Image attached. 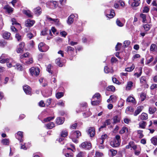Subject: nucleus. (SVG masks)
<instances>
[{"instance_id": "b1692460", "label": "nucleus", "mask_w": 157, "mask_h": 157, "mask_svg": "<svg viewBox=\"0 0 157 157\" xmlns=\"http://www.w3.org/2000/svg\"><path fill=\"white\" fill-rule=\"evenodd\" d=\"M104 71L106 73H111L113 72V70L112 68L109 69L107 66H105L104 67Z\"/></svg>"}, {"instance_id": "bb28decb", "label": "nucleus", "mask_w": 157, "mask_h": 157, "mask_svg": "<svg viewBox=\"0 0 157 157\" xmlns=\"http://www.w3.org/2000/svg\"><path fill=\"white\" fill-rule=\"evenodd\" d=\"M146 124L147 123L145 121H142L139 123V128L143 129L145 128Z\"/></svg>"}, {"instance_id": "9d476101", "label": "nucleus", "mask_w": 157, "mask_h": 157, "mask_svg": "<svg viewBox=\"0 0 157 157\" xmlns=\"http://www.w3.org/2000/svg\"><path fill=\"white\" fill-rule=\"evenodd\" d=\"M75 17H78L77 14H75V15L72 14L70 15L68 17V19L67 21V23L69 25H70L72 24L73 22V19Z\"/></svg>"}, {"instance_id": "052dcab7", "label": "nucleus", "mask_w": 157, "mask_h": 157, "mask_svg": "<svg viewBox=\"0 0 157 157\" xmlns=\"http://www.w3.org/2000/svg\"><path fill=\"white\" fill-rule=\"evenodd\" d=\"M100 95L99 93H96L93 96L92 99L94 98L98 99L100 97Z\"/></svg>"}, {"instance_id": "338daca9", "label": "nucleus", "mask_w": 157, "mask_h": 157, "mask_svg": "<svg viewBox=\"0 0 157 157\" xmlns=\"http://www.w3.org/2000/svg\"><path fill=\"white\" fill-rule=\"evenodd\" d=\"M17 69L19 71H21L22 69V66L19 64L17 63L16 65Z\"/></svg>"}, {"instance_id": "4d7b16f0", "label": "nucleus", "mask_w": 157, "mask_h": 157, "mask_svg": "<svg viewBox=\"0 0 157 157\" xmlns=\"http://www.w3.org/2000/svg\"><path fill=\"white\" fill-rule=\"evenodd\" d=\"M8 58L5 59L4 58L0 57V63H6Z\"/></svg>"}, {"instance_id": "13d9d810", "label": "nucleus", "mask_w": 157, "mask_h": 157, "mask_svg": "<svg viewBox=\"0 0 157 157\" xmlns=\"http://www.w3.org/2000/svg\"><path fill=\"white\" fill-rule=\"evenodd\" d=\"M118 60L115 57H113L111 59V63L112 64L116 63Z\"/></svg>"}, {"instance_id": "a19ab883", "label": "nucleus", "mask_w": 157, "mask_h": 157, "mask_svg": "<svg viewBox=\"0 0 157 157\" xmlns=\"http://www.w3.org/2000/svg\"><path fill=\"white\" fill-rule=\"evenodd\" d=\"M134 68V65L133 64H132L130 67L126 68L125 69V71L127 72H130L132 71Z\"/></svg>"}, {"instance_id": "864d4df0", "label": "nucleus", "mask_w": 157, "mask_h": 157, "mask_svg": "<svg viewBox=\"0 0 157 157\" xmlns=\"http://www.w3.org/2000/svg\"><path fill=\"white\" fill-rule=\"evenodd\" d=\"M86 153L83 152H80L77 155V157H84Z\"/></svg>"}, {"instance_id": "c9c22d12", "label": "nucleus", "mask_w": 157, "mask_h": 157, "mask_svg": "<svg viewBox=\"0 0 157 157\" xmlns=\"http://www.w3.org/2000/svg\"><path fill=\"white\" fill-rule=\"evenodd\" d=\"M50 5L53 6L54 8H56L58 6V2L54 1H52L50 2Z\"/></svg>"}, {"instance_id": "4c0bfd02", "label": "nucleus", "mask_w": 157, "mask_h": 157, "mask_svg": "<svg viewBox=\"0 0 157 157\" xmlns=\"http://www.w3.org/2000/svg\"><path fill=\"white\" fill-rule=\"evenodd\" d=\"M139 70L140 71V72L139 73H136L134 75L135 77H136L137 78H139L141 75L142 73V68L141 67L139 68Z\"/></svg>"}, {"instance_id": "7c9ffc66", "label": "nucleus", "mask_w": 157, "mask_h": 157, "mask_svg": "<svg viewBox=\"0 0 157 157\" xmlns=\"http://www.w3.org/2000/svg\"><path fill=\"white\" fill-rule=\"evenodd\" d=\"M68 135V132L67 130H63L62 131L61 134L60 136L62 137H65Z\"/></svg>"}, {"instance_id": "49530a36", "label": "nucleus", "mask_w": 157, "mask_h": 157, "mask_svg": "<svg viewBox=\"0 0 157 157\" xmlns=\"http://www.w3.org/2000/svg\"><path fill=\"white\" fill-rule=\"evenodd\" d=\"M140 81L141 83L146 84L147 83L146 78L144 76H142L140 78Z\"/></svg>"}, {"instance_id": "2f4dec72", "label": "nucleus", "mask_w": 157, "mask_h": 157, "mask_svg": "<svg viewBox=\"0 0 157 157\" xmlns=\"http://www.w3.org/2000/svg\"><path fill=\"white\" fill-rule=\"evenodd\" d=\"M10 33L6 32L3 34V36L4 38L8 39L10 38Z\"/></svg>"}, {"instance_id": "9b49d317", "label": "nucleus", "mask_w": 157, "mask_h": 157, "mask_svg": "<svg viewBox=\"0 0 157 157\" xmlns=\"http://www.w3.org/2000/svg\"><path fill=\"white\" fill-rule=\"evenodd\" d=\"M35 23V21L28 19L25 21V25L26 27H31Z\"/></svg>"}, {"instance_id": "de8ad7c7", "label": "nucleus", "mask_w": 157, "mask_h": 157, "mask_svg": "<svg viewBox=\"0 0 157 157\" xmlns=\"http://www.w3.org/2000/svg\"><path fill=\"white\" fill-rule=\"evenodd\" d=\"M134 111V109L132 107H128L127 108L126 110H125V112L127 113L128 114V112L129 111L130 112H133Z\"/></svg>"}, {"instance_id": "6ab92c4d", "label": "nucleus", "mask_w": 157, "mask_h": 157, "mask_svg": "<svg viewBox=\"0 0 157 157\" xmlns=\"http://www.w3.org/2000/svg\"><path fill=\"white\" fill-rule=\"evenodd\" d=\"M33 11L36 15L38 16L41 14V10L40 7H37L33 9Z\"/></svg>"}, {"instance_id": "603ef678", "label": "nucleus", "mask_w": 157, "mask_h": 157, "mask_svg": "<svg viewBox=\"0 0 157 157\" xmlns=\"http://www.w3.org/2000/svg\"><path fill=\"white\" fill-rule=\"evenodd\" d=\"M156 45L155 44H152L150 48V50L152 52H154L155 51V48H156Z\"/></svg>"}, {"instance_id": "4be33fe9", "label": "nucleus", "mask_w": 157, "mask_h": 157, "mask_svg": "<svg viewBox=\"0 0 157 157\" xmlns=\"http://www.w3.org/2000/svg\"><path fill=\"white\" fill-rule=\"evenodd\" d=\"M23 13L24 14L26 15L28 17H33L32 13L29 10H24L23 11Z\"/></svg>"}, {"instance_id": "bf43d9fd", "label": "nucleus", "mask_w": 157, "mask_h": 157, "mask_svg": "<svg viewBox=\"0 0 157 157\" xmlns=\"http://www.w3.org/2000/svg\"><path fill=\"white\" fill-rule=\"evenodd\" d=\"M151 11L153 14L157 13V6L153 7L151 10Z\"/></svg>"}, {"instance_id": "1a4fd4ad", "label": "nucleus", "mask_w": 157, "mask_h": 157, "mask_svg": "<svg viewBox=\"0 0 157 157\" xmlns=\"http://www.w3.org/2000/svg\"><path fill=\"white\" fill-rule=\"evenodd\" d=\"M109 12V10H106L105 12V14L106 17L109 18H113L115 15L114 11L113 10H111L110 11V13H108V12Z\"/></svg>"}, {"instance_id": "0e129e2a", "label": "nucleus", "mask_w": 157, "mask_h": 157, "mask_svg": "<svg viewBox=\"0 0 157 157\" xmlns=\"http://www.w3.org/2000/svg\"><path fill=\"white\" fill-rule=\"evenodd\" d=\"M11 21L12 22V24L13 25H20V24L16 21V19L14 18H13L11 19Z\"/></svg>"}, {"instance_id": "f8f14e48", "label": "nucleus", "mask_w": 157, "mask_h": 157, "mask_svg": "<svg viewBox=\"0 0 157 157\" xmlns=\"http://www.w3.org/2000/svg\"><path fill=\"white\" fill-rule=\"evenodd\" d=\"M112 120H113V124H115L120 122L121 118L119 116L115 115L113 117Z\"/></svg>"}, {"instance_id": "39448f33", "label": "nucleus", "mask_w": 157, "mask_h": 157, "mask_svg": "<svg viewBox=\"0 0 157 157\" xmlns=\"http://www.w3.org/2000/svg\"><path fill=\"white\" fill-rule=\"evenodd\" d=\"M6 62L7 67L9 68L12 67H15L16 65V63L12 58H8Z\"/></svg>"}, {"instance_id": "7ed1b4c3", "label": "nucleus", "mask_w": 157, "mask_h": 157, "mask_svg": "<svg viewBox=\"0 0 157 157\" xmlns=\"http://www.w3.org/2000/svg\"><path fill=\"white\" fill-rule=\"evenodd\" d=\"M120 137L119 135H117L116 136L115 139L111 141L110 144L113 147H117L120 145Z\"/></svg>"}, {"instance_id": "aec40b11", "label": "nucleus", "mask_w": 157, "mask_h": 157, "mask_svg": "<svg viewBox=\"0 0 157 157\" xmlns=\"http://www.w3.org/2000/svg\"><path fill=\"white\" fill-rule=\"evenodd\" d=\"M75 49L74 48L71 46H67V49L66 52L68 53V54L70 55H72L73 53L74 52Z\"/></svg>"}, {"instance_id": "20e7f679", "label": "nucleus", "mask_w": 157, "mask_h": 157, "mask_svg": "<svg viewBox=\"0 0 157 157\" xmlns=\"http://www.w3.org/2000/svg\"><path fill=\"white\" fill-rule=\"evenodd\" d=\"M39 50L41 52H45L48 50L49 47L42 42L40 43L38 46Z\"/></svg>"}, {"instance_id": "f704fd0d", "label": "nucleus", "mask_w": 157, "mask_h": 157, "mask_svg": "<svg viewBox=\"0 0 157 157\" xmlns=\"http://www.w3.org/2000/svg\"><path fill=\"white\" fill-rule=\"evenodd\" d=\"M56 123L58 124H62L64 122L63 120L60 117H58L56 120Z\"/></svg>"}, {"instance_id": "e433bc0d", "label": "nucleus", "mask_w": 157, "mask_h": 157, "mask_svg": "<svg viewBox=\"0 0 157 157\" xmlns=\"http://www.w3.org/2000/svg\"><path fill=\"white\" fill-rule=\"evenodd\" d=\"M156 108L155 107H150L149 109V113L150 114H152L156 111Z\"/></svg>"}, {"instance_id": "f3484780", "label": "nucleus", "mask_w": 157, "mask_h": 157, "mask_svg": "<svg viewBox=\"0 0 157 157\" xmlns=\"http://www.w3.org/2000/svg\"><path fill=\"white\" fill-rule=\"evenodd\" d=\"M144 107L142 106H140L138 107L136 109L134 113V115L135 116L139 114L142 110Z\"/></svg>"}, {"instance_id": "680f3d73", "label": "nucleus", "mask_w": 157, "mask_h": 157, "mask_svg": "<svg viewBox=\"0 0 157 157\" xmlns=\"http://www.w3.org/2000/svg\"><path fill=\"white\" fill-rule=\"evenodd\" d=\"M131 42L129 40H125L124 43V46L125 47H127L130 44Z\"/></svg>"}, {"instance_id": "5fc2aeb1", "label": "nucleus", "mask_w": 157, "mask_h": 157, "mask_svg": "<svg viewBox=\"0 0 157 157\" xmlns=\"http://www.w3.org/2000/svg\"><path fill=\"white\" fill-rule=\"evenodd\" d=\"M141 150V148L140 147L137 148L136 150H134L135 154L136 155H139L140 153Z\"/></svg>"}, {"instance_id": "79ce46f5", "label": "nucleus", "mask_w": 157, "mask_h": 157, "mask_svg": "<svg viewBox=\"0 0 157 157\" xmlns=\"http://www.w3.org/2000/svg\"><path fill=\"white\" fill-rule=\"evenodd\" d=\"M143 131L141 130H138L137 131V134L139 138H141L144 137V135L143 134Z\"/></svg>"}, {"instance_id": "e2e57ef3", "label": "nucleus", "mask_w": 157, "mask_h": 157, "mask_svg": "<svg viewBox=\"0 0 157 157\" xmlns=\"http://www.w3.org/2000/svg\"><path fill=\"white\" fill-rule=\"evenodd\" d=\"M149 10L150 9L148 6H146L144 7L143 10V12L144 13H147L149 11Z\"/></svg>"}, {"instance_id": "f03ea898", "label": "nucleus", "mask_w": 157, "mask_h": 157, "mask_svg": "<svg viewBox=\"0 0 157 157\" xmlns=\"http://www.w3.org/2000/svg\"><path fill=\"white\" fill-rule=\"evenodd\" d=\"M81 136L80 132L78 131H73L70 133V138L72 141L75 143H77L78 141L77 139Z\"/></svg>"}, {"instance_id": "37998d69", "label": "nucleus", "mask_w": 157, "mask_h": 157, "mask_svg": "<svg viewBox=\"0 0 157 157\" xmlns=\"http://www.w3.org/2000/svg\"><path fill=\"white\" fill-rule=\"evenodd\" d=\"M56 63L60 67H62L63 64L61 62L60 58H59L56 60Z\"/></svg>"}, {"instance_id": "5701e85b", "label": "nucleus", "mask_w": 157, "mask_h": 157, "mask_svg": "<svg viewBox=\"0 0 157 157\" xmlns=\"http://www.w3.org/2000/svg\"><path fill=\"white\" fill-rule=\"evenodd\" d=\"M45 127L48 129H52L55 126V124L53 122H50L45 124Z\"/></svg>"}, {"instance_id": "09e8293b", "label": "nucleus", "mask_w": 157, "mask_h": 157, "mask_svg": "<svg viewBox=\"0 0 157 157\" xmlns=\"http://www.w3.org/2000/svg\"><path fill=\"white\" fill-rule=\"evenodd\" d=\"M107 90L108 91H114L115 90V88L113 86H109L107 88Z\"/></svg>"}, {"instance_id": "6e6552de", "label": "nucleus", "mask_w": 157, "mask_h": 157, "mask_svg": "<svg viewBox=\"0 0 157 157\" xmlns=\"http://www.w3.org/2000/svg\"><path fill=\"white\" fill-rule=\"evenodd\" d=\"M80 146L83 148L87 150L90 149L91 147V143L87 142H83L80 145Z\"/></svg>"}, {"instance_id": "c85d7f7f", "label": "nucleus", "mask_w": 157, "mask_h": 157, "mask_svg": "<svg viewBox=\"0 0 157 157\" xmlns=\"http://www.w3.org/2000/svg\"><path fill=\"white\" fill-rule=\"evenodd\" d=\"M151 143L154 145H157V136L152 137L151 139Z\"/></svg>"}, {"instance_id": "3c124183", "label": "nucleus", "mask_w": 157, "mask_h": 157, "mask_svg": "<svg viewBox=\"0 0 157 157\" xmlns=\"http://www.w3.org/2000/svg\"><path fill=\"white\" fill-rule=\"evenodd\" d=\"M122 45L121 43H118L117 45H116L115 47L116 50L117 51H119L121 48V45Z\"/></svg>"}, {"instance_id": "c03bdc74", "label": "nucleus", "mask_w": 157, "mask_h": 157, "mask_svg": "<svg viewBox=\"0 0 157 157\" xmlns=\"http://www.w3.org/2000/svg\"><path fill=\"white\" fill-rule=\"evenodd\" d=\"M64 95V94L63 92H58L56 94V97L58 99H59L63 97Z\"/></svg>"}, {"instance_id": "0eeeda50", "label": "nucleus", "mask_w": 157, "mask_h": 157, "mask_svg": "<svg viewBox=\"0 0 157 157\" xmlns=\"http://www.w3.org/2000/svg\"><path fill=\"white\" fill-rule=\"evenodd\" d=\"M30 71L32 75L37 76L39 73L40 70L38 68L32 67L30 69Z\"/></svg>"}, {"instance_id": "72a5a7b5", "label": "nucleus", "mask_w": 157, "mask_h": 157, "mask_svg": "<svg viewBox=\"0 0 157 157\" xmlns=\"http://www.w3.org/2000/svg\"><path fill=\"white\" fill-rule=\"evenodd\" d=\"M10 141L8 139H4L1 141L2 143L4 145H8L9 144Z\"/></svg>"}, {"instance_id": "ea45409f", "label": "nucleus", "mask_w": 157, "mask_h": 157, "mask_svg": "<svg viewBox=\"0 0 157 157\" xmlns=\"http://www.w3.org/2000/svg\"><path fill=\"white\" fill-rule=\"evenodd\" d=\"M146 95L145 93H141L140 95V99L141 101H143L146 99Z\"/></svg>"}, {"instance_id": "412c9836", "label": "nucleus", "mask_w": 157, "mask_h": 157, "mask_svg": "<svg viewBox=\"0 0 157 157\" xmlns=\"http://www.w3.org/2000/svg\"><path fill=\"white\" fill-rule=\"evenodd\" d=\"M4 9L9 13H11L13 11V9L10 7L9 5H6L5 6L3 7Z\"/></svg>"}, {"instance_id": "58836bf2", "label": "nucleus", "mask_w": 157, "mask_h": 157, "mask_svg": "<svg viewBox=\"0 0 157 157\" xmlns=\"http://www.w3.org/2000/svg\"><path fill=\"white\" fill-rule=\"evenodd\" d=\"M126 132H128V129L126 127H123L122 128L121 130L120 131V133L121 134H124Z\"/></svg>"}, {"instance_id": "ddd939ff", "label": "nucleus", "mask_w": 157, "mask_h": 157, "mask_svg": "<svg viewBox=\"0 0 157 157\" xmlns=\"http://www.w3.org/2000/svg\"><path fill=\"white\" fill-rule=\"evenodd\" d=\"M16 137L20 142H22L23 141L22 138L23 137V132L21 131L18 132L17 134L15 135Z\"/></svg>"}, {"instance_id": "dca6fc26", "label": "nucleus", "mask_w": 157, "mask_h": 157, "mask_svg": "<svg viewBox=\"0 0 157 157\" xmlns=\"http://www.w3.org/2000/svg\"><path fill=\"white\" fill-rule=\"evenodd\" d=\"M20 145L21 148L24 150H26L29 148L30 146V144L29 143H22Z\"/></svg>"}, {"instance_id": "f257e3e1", "label": "nucleus", "mask_w": 157, "mask_h": 157, "mask_svg": "<svg viewBox=\"0 0 157 157\" xmlns=\"http://www.w3.org/2000/svg\"><path fill=\"white\" fill-rule=\"evenodd\" d=\"M87 106V104L85 102L81 104V111L84 112L82 114L83 116L85 118L89 117L91 114L89 109H86Z\"/></svg>"}, {"instance_id": "423d86ee", "label": "nucleus", "mask_w": 157, "mask_h": 157, "mask_svg": "<svg viewBox=\"0 0 157 157\" xmlns=\"http://www.w3.org/2000/svg\"><path fill=\"white\" fill-rule=\"evenodd\" d=\"M46 18L47 20L50 21L52 23L55 24L57 25L60 24L59 20L58 19H53L48 16H46Z\"/></svg>"}, {"instance_id": "69168bd1", "label": "nucleus", "mask_w": 157, "mask_h": 157, "mask_svg": "<svg viewBox=\"0 0 157 157\" xmlns=\"http://www.w3.org/2000/svg\"><path fill=\"white\" fill-rule=\"evenodd\" d=\"M131 147L134 150H136L138 148L134 142L131 141Z\"/></svg>"}, {"instance_id": "a878e982", "label": "nucleus", "mask_w": 157, "mask_h": 157, "mask_svg": "<svg viewBox=\"0 0 157 157\" xmlns=\"http://www.w3.org/2000/svg\"><path fill=\"white\" fill-rule=\"evenodd\" d=\"M126 101L128 102H132L134 104H136V102L135 99L132 97L129 96L127 99Z\"/></svg>"}, {"instance_id": "6e6d98bb", "label": "nucleus", "mask_w": 157, "mask_h": 157, "mask_svg": "<svg viewBox=\"0 0 157 157\" xmlns=\"http://www.w3.org/2000/svg\"><path fill=\"white\" fill-rule=\"evenodd\" d=\"M140 17L143 19V22H145L146 21V15L141 13L140 15Z\"/></svg>"}, {"instance_id": "8fccbe9b", "label": "nucleus", "mask_w": 157, "mask_h": 157, "mask_svg": "<svg viewBox=\"0 0 157 157\" xmlns=\"http://www.w3.org/2000/svg\"><path fill=\"white\" fill-rule=\"evenodd\" d=\"M143 27L146 31H148L150 29L151 26L149 25L145 24L143 25Z\"/></svg>"}, {"instance_id": "473e14b6", "label": "nucleus", "mask_w": 157, "mask_h": 157, "mask_svg": "<svg viewBox=\"0 0 157 157\" xmlns=\"http://www.w3.org/2000/svg\"><path fill=\"white\" fill-rule=\"evenodd\" d=\"M54 118V117H47L45 118H44V120L42 121V122L43 123H44L46 122H47L53 119Z\"/></svg>"}, {"instance_id": "774afa93", "label": "nucleus", "mask_w": 157, "mask_h": 157, "mask_svg": "<svg viewBox=\"0 0 157 157\" xmlns=\"http://www.w3.org/2000/svg\"><path fill=\"white\" fill-rule=\"evenodd\" d=\"M64 102L60 100L57 103V105L61 106H63L64 105Z\"/></svg>"}, {"instance_id": "cd10ccee", "label": "nucleus", "mask_w": 157, "mask_h": 157, "mask_svg": "<svg viewBox=\"0 0 157 157\" xmlns=\"http://www.w3.org/2000/svg\"><path fill=\"white\" fill-rule=\"evenodd\" d=\"M133 82L132 81L128 82L126 88L127 90H130L133 86Z\"/></svg>"}, {"instance_id": "393cba45", "label": "nucleus", "mask_w": 157, "mask_h": 157, "mask_svg": "<svg viewBox=\"0 0 157 157\" xmlns=\"http://www.w3.org/2000/svg\"><path fill=\"white\" fill-rule=\"evenodd\" d=\"M117 153V151L114 149H110L109 151V154L110 157H113L116 155Z\"/></svg>"}, {"instance_id": "c756f323", "label": "nucleus", "mask_w": 157, "mask_h": 157, "mask_svg": "<svg viewBox=\"0 0 157 157\" xmlns=\"http://www.w3.org/2000/svg\"><path fill=\"white\" fill-rule=\"evenodd\" d=\"M133 2L132 3L131 5L133 6H138L140 3V0H133Z\"/></svg>"}, {"instance_id": "2eb2a0df", "label": "nucleus", "mask_w": 157, "mask_h": 157, "mask_svg": "<svg viewBox=\"0 0 157 157\" xmlns=\"http://www.w3.org/2000/svg\"><path fill=\"white\" fill-rule=\"evenodd\" d=\"M88 133L90 137L94 136L95 135L94 128V127H90L88 130Z\"/></svg>"}, {"instance_id": "4468645a", "label": "nucleus", "mask_w": 157, "mask_h": 157, "mask_svg": "<svg viewBox=\"0 0 157 157\" xmlns=\"http://www.w3.org/2000/svg\"><path fill=\"white\" fill-rule=\"evenodd\" d=\"M23 89L26 94L29 95L31 94V89L29 86L28 85L24 86Z\"/></svg>"}, {"instance_id": "a211bd4d", "label": "nucleus", "mask_w": 157, "mask_h": 157, "mask_svg": "<svg viewBox=\"0 0 157 157\" xmlns=\"http://www.w3.org/2000/svg\"><path fill=\"white\" fill-rule=\"evenodd\" d=\"M148 119V115L147 113H143L141 114L139 116V120L140 119L141 120H145Z\"/></svg>"}, {"instance_id": "a18cd8bd", "label": "nucleus", "mask_w": 157, "mask_h": 157, "mask_svg": "<svg viewBox=\"0 0 157 157\" xmlns=\"http://www.w3.org/2000/svg\"><path fill=\"white\" fill-rule=\"evenodd\" d=\"M116 23L117 26L119 27H122L124 25L122 23L119 19L117 18L116 21Z\"/></svg>"}]
</instances>
